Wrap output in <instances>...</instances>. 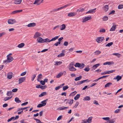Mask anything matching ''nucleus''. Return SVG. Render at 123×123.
Returning <instances> with one entry per match:
<instances>
[{
  "label": "nucleus",
  "instance_id": "bf43d9fd",
  "mask_svg": "<svg viewBox=\"0 0 123 123\" xmlns=\"http://www.w3.org/2000/svg\"><path fill=\"white\" fill-rule=\"evenodd\" d=\"M12 92L11 91H9L7 92V96H9L12 94Z\"/></svg>",
  "mask_w": 123,
  "mask_h": 123
},
{
  "label": "nucleus",
  "instance_id": "1a4fd4ad",
  "mask_svg": "<svg viewBox=\"0 0 123 123\" xmlns=\"http://www.w3.org/2000/svg\"><path fill=\"white\" fill-rule=\"evenodd\" d=\"M41 36V34L38 32H37L34 34L33 37L35 39Z\"/></svg>",
  "mask_w": 123,
  "mask_h": 123
},
{
  "label": "nucleus",
  "instance_id": "20e7f679",
  "mask_svg": "<svg viewBox=\"0 0 123 123\" xmlns=\"http://www.w3.org/2000/svg\"><path fill=\"white\" fill-rule=\"evenodd\" d=\"M7 22L10 24H12L16 23V21L15 19H8Z\"/></svg>",
  "mask_w": 123,
  "mask_h": 123
},
{
  "label": "nucleus",
  "instance_id": "0eeeda50",
  "mask_svg": "<svg viewBox=\"0 0 123 123\" xmlns=\"http://www.w3.org/2000/svg\"><path fill=\"white\" fill-rule=\"evenodd\" d=\"M25 77H21L19 78L18 80V83L20 84L23 82L25 81Z\"/></svg>",
  "mask_w": 123,
  "mask_h": 123
},
{
  "label": "nucleus",
  "instance_id": "0e129e2a",
  "mask_svg": "<svg viewBox=\"0 0 123 123\" xmlns=\"http://www.w3.org/2000/svg\"><path fill=\"white\" fill-rule=\"evenodd\" d=\"M70 100L68 102L69 104L72 105L73 103L74 100L73 99Z\"/></svg>",
  "mask_w": 123,
  "mask_h": 123
},
{
  "label": "nucleus",
  "instance_id": "ddd939ff",
  "mask_svg": "<svg viewBox=\"0 0 123 123\" xmlns=\"http://www.w3.org/2000/svg\"><path fill=\"white\" fill-rule=\"evenodd\" d=\"M103 10L105 12L108 11L109 9V6L108 5H106L103 7Z\"/></svg>",
  "mask_w": 123,
  "mask_h": 123
},
{
  "label": "nucleus",
  "instance_id": "412c9836",
  "mask_svg": "<svg viewBox=\"0 0 123 123\" xmlns=\"http://www.w3.org/2000/svg\"><path fill=\"white\" fill-rule=\"evenodd\" d=\"M48 100V99H47L41 102V103L43 106H45L46 105L47 103L46 101H47Z\"/></svg>",
  "mask_w": 123,
  "mask_h": 123
},
{
  "label": "nucleus",
  "instance_id": "5701e85b",
  "mask_svg": "<svg viewBox=\"0 0 123 123\" xmlns=\"http://www.w3.org/2000/svg\"><path fill=\"white\" fill-rule=\"evenodd\" d=\"M22 1L21 0H16L14 1V3L15 4H19Z\"/></svg>",
  "mask_w": 123,
  "mask_h": 123
},
{
  "label": "nucleus",
  "instance_id": "09e8293b",
  "mask_svg": "<svg viewBox=\"0 0 123 123\" xmlns=\"http://www.w3.org/2000/svg\"><path fill=\"white\" fill-rule=\"evenodd\" d=\"M14 117H11L10 118L8 119L7 120V121L8 122H9L10 121H11L13 119L14 120Z\"/></svg>",
  "mask_w": 123,
  "mask_h": 123
},
{
  "label": "nucleus",
  "instance_id": "a878e982",
  "mask_svg": "<svg viewBox=\"0 0 123 123\" xmlns=\"http://www.w3.org/2000/svg\"><path fill=\"white\" fill-rule=\"evenodd\" d=\"M47 94V93L44 92H42L39 95V97H43Z\"/></svg>",
  "mask_w": 123,
  "mask_h": 123
},
{
  "label": "nucleus",
  "instance_id": "680f3d73",
  "mask_svg": "<svg viewBox=\"0 0 123 123\" xmlns=\"http://www.w3.org/2000/svg\"><path fill=\"white\" fill-rule=\"evenodd\" d=\"M115 71V70H114L111 71H109L107 72V73H108V74H109L114 72Z\"/></svg>",
  "mask_w": 123,
  "mask_h": 123
},
{
  "label": "nucleus",
  "instance_id": "7c9ffc66",
  "mask_svg": "<svg viewBox=\"0 0 123 123\" xmlns=\"http://www.w3.org/2000/svg\"><path fill=\"white\" fill-rule=\"evenodd\" d=\"M100 65V64L99 63H98L97 64H96L95 65H94L92 68L93 70H95L96 68H97L99 65Z\"/></svg>",
  "mask_w": 123,
  "mask_h": 123
},
{
  "label": "nucleus",
  "instance_id": "72a5a7b5",
  "mask_svg": "<svg viewBox=\"0 0 123 123\" xmlns=\"http://www.w3.org/2000/svg\"><path fill=\"white\" fill-rule=\"evenodd\" d=\"M62 62L60 61H56L55 62V63L54 65L56 66L60 65L62 63Z\"/></svg>",
  "mask_w": 123,
  "mask_h": 123
},
{
  "label": "nucleus",
  "instance_id": "c85d7f7f",
  "mask_svg": "<svg viewBox=\"0 0 123 123\" xmlns=\"http://www.w3.org/2000/svg\"><path fill=\"white\" fill-rule=\"evenodd\" d=\"M43 43L44 42H46L47 43L50 42V40H49V39L48 38L43 39Z\"/></svg>",
  "mask_w": 123,
  "mask_h": 123
},
{
  "label": "nucleus",
  "instance_id": "13d9d810",
  "mask_svg": "<svg viewBox=\"0 0 123 123\" xmlns=\"http://www.w3.org/2000/svg\"><path fill=\"white\" fill-rule=\"evenodd\" d=\"M80 63H76L75 65V67H78L79 68V67H80Z\"/></svg>",
  "mask_w": 123,
  "mask_h": 123
},
{
  "label": "nucleus",
  "instance_id": "2f4dec72",
  "mask_svg": "<svg viewBox=\"0 0 123 123\" xmlns=\"http://www.w3.org/2000/svg\"><path fill=\"white\" fill-rule=\"evenodd\" d=\"M82 78V76L80 75L79 77L76 78L74 79V80L76 81H77L80 80Z\"/></svg>",
  "mask_w": 123,
  "mask_h": 123
},
{
  "label": "nucleus",
  "instance_id": "4be33fe9",
  "mask_svg": "<svg viewBox=\"0 0 123 123\" xmlns=\"http://www.w3.org/2000/svg\"><path fill=\"white\" fill-rule=\"evenodd\" d=\"M92 117H89L87 120H86V122L88 123H90L92 122Z\"/></svg>",
  "mask_w": 123,
  "mask_h": 123
},
{
  "label": "nucleus",
  "instance_id": "9b49d317",
  "mask_svg": "<svg viewBox=\"0 0 123 123\" xmlns=\"http://www.w3.org/2000/svg\"><path fill=\"white\" fill-rule=\"evenodd\" d=\"M36 23H30L28 24L27 26L28 27H30L35 26L36 25Z\"/></svg>",
  "mask_w": 123,
  "mask_h": 123
},
{
  "label": "nucleus",
  "instance_id": "dca6fc26",
  "mask_svg": "<svg viewBox=\"0 0 123 123\" xmlns=\"http://www.w3.org/2000/svg\"><path fill=\"white\" fill-rule=\"evenodd\" d=\"M88 80L87 79L86 80L80 81H78L77 82V85H79L81 84L84 83L86 81Z\"/></svg>",
  "mask_w": 123,
  "mask_h": 123
},
{
  "label": "nucleus",
  "instance_id": "6ab92c4d",
  "mask_svg": "<svg viewBox=\"0 0 123 123\" xmlns=\"http://www.w3.org/2000/svg\"><path fill=\"white\" fill-rule=\"evenodd\" d=\"M116 28V25H113L110 29V31H115Z\"/></svg>",
  "mask_w": 123,
  "mask_h": 123
},
{
  "label": "nucleus",
  "instance_id": "bb28decb",
  "mask_svg": "<svg viewBox=\"0 0 123 123\" xmlns=\"http://www.w3.org/2000/svg\"><path fill=\"white\" fill-rule=\"evenodd\" d=\"M65 55V54L64 53H62L57 56L58 57H61L64 56Z\"/></svg>",
  "mask_w": 123,
  "mask_h": 123
},
{
  "label": "nucleus",
  "instance_id": "39448f33",
  "mask_svg": "<svg viewBox=\"0 0 123 123\" xmlns=\"http://www.w3.org/2000/svg\"><path fill=\"white\" fill-rule=\"evenodd\" d=\"M104 37H99L96 39V40L98 43H100L102 41L104 40Z\"/></svg>",
  "mask_w": 123,
  "mask_h": 123
},
{
  "label": "nucleus",
  "instance_id": "7ed1b4c3",
  "mask_svg": "<svg viewBox=\"0 0 123 123\" xmlns=\"http://www.w3.org/2000/svg\"><path fill=\"white\" fill-rule=\"evenodd\" d=\"M74 64L72 63H71L69 65L68 68L70 71H74L76 70V68L74 67Z\"/></svg>",
  "mask_w": 123,
  "mask_h": 123
},
{
  "label": "nucleus",
  "instance_id": "a18cd8bd",
  "mask_svg": "<svg viewBox=\"0 0 123 123\" xmlns=\"http://www.w3.org/2000/svg\"><path fill=\"white\" fill-rule=\"evenodd\" d=\"M112 55H116L118 57H119L120 55V54L117 53H113Z\"/></svg>",
  "mask_w": 123,
  "mask_h": 123
},
{
  "label": "nucleus",
  "instance_id": "473e14b6",
  "mask_svg": "<svg viewBox=\"0 0 123 123\" xmlns=\"http://www.w3.org/2000/svg\"><path fill=\"white\" fill-rule=\"evenodd\" d=\"M112 84L111 83L109 82L105 85V87L106 88L107 87H109L111 85H112Z\"/></svg>",
  "mask_w": 123,
  "mask_h": 123
},
{
  "label": "nucleus",
  "instance_id": "f8f14e48",
  "mask_svg": "<svg viewBox=\"0 0 123 123\" xmlns=\"http://www.w3.org/2000/svg\"><path fill=\"white\" fill-rule=\"evenodd\" d=\"M96 8H94L93 9H92L88 11V12L86 13V14L89 13H93L95 12H96Z\"/></svg>",
  "mask_w": 123,
  "mask_h": 123
},
{
  "label": "nucleus",
  "instance_id": "58836bf2",
  "mask_svg": "<svg viewBox=\"0 0 123 123\" xmlns=\"http://www.w3.org/2000/svg\"><path fill=\"white\" fill-rule=\"evenodd\" d=\"M62 75V72H61L56 76V78H60Z\"/></svg>",
  "mask_w": 123,
  "mask_h": 123
},
{
  "label": "nucleus",
  "instance_id": "a211bd4d",
  "mask_svg": "<svg viewBox=\"0 0 123 123\" xmlns=\"http://www.w3.org/2000/svg\"><path fill=\"white\" fill-rule=\"evenodd\" d=\"M12 72H9L8 74L7 78L9 79H11L12 78Z\"/></svg>",
  "mask_w": 123,
  "mask_h": 123
},
{
  "label": "nucleus",
  "instance_id": "79ce46f5",
  "mask_svg": "<svg viewBox=\"0 0 123 123\" xmlns=\"http://www.w3.org/2000/svg\"><path fill=\"white\" fill-rule=\"evenodd\" d=\"M59 37V36H57L55 37L52 38L50 40V42L54 41L57 39Z\"/></svg>",
  "mask_w": 123,
  "mask_h": 123
},
{
  "label": "nucleus",
  "instance_id": "e2e57ef3",
  "mask_svg": "<svg viewBox=\"0 0 123 123\" xmlns=\"http://www.w3.org/2000/svg\"><path fill=\"white\" fill-rule=\"evenodd\" d=\"M109 123H114L115 122V121L114 119L109 120Z\"/></svg>",
  "mask_w": 123,
  "mask_h": 123
},
{
  "label": "nucleus",
  "instance_id": "052dcab7",
  "mask_svg": "<svg viewBox=\"0 0 123 123\" xmlns=\"http://www.w3.org/2000/svg\"><path fill=\"white\" fill-rule=\"evenodd\" d=\"M76 93V91L73 92L70 94V95L73 96V95H75Z\"/></svg>",
  "mask_w": 123,
  "mask_h": 123
},
{
  "label": "nucleus",
  "instance_id": "5fc2aeb1",
  "mask_svg": "<svg viewBox=\"0 0 123 123\" xmlns=\"http://www.w3.org/2000/svg\"><path fill=\"white\" fill-rule=\"evenodd\" d=\"M102 119L104 120L107 121L109 120L110 119V118L109 117H103Z\"/></svg>",
  "mask_w": 123,
  "mask_h": 123
},
{
  "label": "nucleus",
  "instance_id": "4468645a",
  "mask_svg": "<svg viewBox=\"0 0 123 123\" xmlns=\"http://www.w3.org/2000/svg\"><path fill=\"white\" fill-rule=\"evenodd\" d=\"M114 64V62L113 61L109 62H105L104 63H103L104 65H112Z\"/></svg>",
  "mask_w": 123,
  "mask_h": 123
},
{
  "label": "nucleus",
  "instance_id": "f257e3e1",
  "mask_svg": "<svg viewBox=\"0 0 123 123\" xmlns=\"http://www.w3.org/2000/svg\"><path fill=\"white\" fill-rule=\"evenodd\" d=\"M7 59L6 60L4 61V63H7L12 62L13 60V57L11 56H9V55L7 56Z\"/></svg>",
  "mask_w": 123,
  "mask_h": 123
},
{
  "label": "nucleus",
  "instance_id": "cd10ccee",
  "mask_svg": "<svg viewBox=\"0 0 123 123\" xmlns=\"http://www.w3.org/2000/svg\"><path fill=\"white\" fill-rule=\"evenodd\" d=\"M122 77L120 76L119 75H117V76L116 78L115 79L117 80V81H118L121 79Z\"/></svg>",
  "mask_w": 123,
  "mask_h": 123
},
{
  "label": "nucleus",
  "instance_id": "b1692460",
  "mask_svg": "<svg viewBox=\"0 0 123 123\" xmlns=\"http://www.w3.org/2000/svg\"><path fill=\"white\" fill-rule=\"evenodd\" d=\"M25 45V44L24 43H22L18 44V47L19 48H22Z\"/></svg>",
  "mask_w": 123,
  "mask_h": 123
},
{
  "label": "nucleus",
  "instance_id": "c756f323",
  "mask_svg": "<svg viewBox=\"0 0 123 123\" xmlns=\"http://www.w3.org/2000/svg\"><path fill=\"white\" fill-rule=\"evenodd\" d=\"M90 98L89 96H86L84 98L83 100H85L89 101L90 100Z\"/></svg>",
  "mask_w": 123,
  "mask_h": 123
},
{
  "label": "nucleus",
  "instance_id": "69168bd1",
  "mask_svg": "<svg viewBox=\"0 0 123 123\" xmlns=\"http://www.w3.org/2000/svg\"><path fill=\"white\" fill-rule=\"evenodd\" d=\"M34 119L36 121L37 123H40L41 122V121L39 119L36 118H34Z\"/></svg>",
  "mask_w": 123,
  "mask_h": 123
},
{
  "label": "nucleus",
  "instance_id": "603ef678",
  "mask_svg": "<svg viewBox=\"0 0 123 123\" xmlns=\"http://www.w3.org/2000/svg\"><path fill=\"white\" fill-rule=\"evenodd\" d=\"M115 11L114 10L112 11L109 14V15L111 14H115Z\"/></svg>",
  "mask_w": 123,
  "mask_h": 123
},
{
  "label": "nucleus",
  "instance_id": "393cba45",
  "mask_svg": "<svg viewBox=\"0 0 123 123\" xmlns=\"http://www.w3.org/2000/svg\"><path fill=\"white\" fill-rule=\"evenodd\" d=\"M68 107H66L64 106L61 107L59 108V109L60 110H63L65 109H67L68 108Z\"/></svg>",
  "mask_w": 123,
  "mask_h": 123
},
{
  "label": "nucleus",
  "instance_id": "423d86ee",
  "mask_svg": "<svg viewBox=\"0 0 123 123\" xmlns=\"http://www.w3.org/2000/svg\"><path fill=\"white\" fill-rule=\"evenodd\" d=\"M92 18L91 16H88L85 17L83 19L82 22L83 23H84L88 20H90Z\"/></svg>",
  "mask_w": 123,
  "mask_h": 123
},
{
  "label": "nucleus",
  "instance_id": "de8ad7c7",
  "mask_svg": "<svg viewBox=\"0 0 123 123\" xmlns=\"http://www.w3.org/2000/svg\"><path fill=\"white\" fill-rule=\"evenodd\" d=\"M80 67L79 68H83L85 66V64L84 63H80Z\"/></svg>",
  "mask_w": 123,
  "mask_h": 123
},
{
  "label": "nucleus",
  "instance_id": "aec40b11",
  "mask_svg": "<svg viewBox=\"0 0 123 123\" xmlns=\"http://www.w3.org/2000/svg\"><path fill=\"white\" fill-rule=\"evenodd\" d=\"M22 11V10H15L12 12V14H14L16 13H19L20 12H21Z\"/></svg>",
  "mask_w": 123,
  "mask_h": 123
},
{
  "label": "nucleus",
  "instance_id": "4d7b16f0",
  "mask_svg": "<svg viewBox=\"0 0 123 123\" xmlns=\"http://www.w3.org/2000/svg\"><path fill=\"white\" fill-rule=\"evenodd\" d=\"M105 30L104 29H102L101 30H100L99 31V32H102V33H104L105 32Z\"/></svg>",
  "mask_w": 123,
  "mask_h": 123
},
{
  "label": "nucleus",
  "instance_id": "c9c22d12",
  "mask_svg": "<svg viewBox=\"0 0 123 123\" xmlns=\"http://www.w3.org/2000/svg\"><path fill=\"white\" fill-rule=\"evenodd\" d=\"M80 94H78L76 95L74 98V99L75 100H76L78 99L80 97Z\"/></svg>",
  "mask_w": 123,
  "mask_h": 123
},
{
  "label": "nucleus",
  "instance_id": "6e6552de",
  "mask_svg": "<svg viewBox=\"0 0 123 123\" xmlns=\"http://www.w3.org/2000/svg\"><path fill=\"white\" fill-rule=\"evenodd\" d=\"M87 6H86L83 8H79V9L77 10L76 12H82L84 11L86 9H87Z\"/></svg>",
  "mask_w": 123,
  "mask_h": 123
},
{
  "label": "nucleus",
  "instance_id": "6e6d98bb",
  "mask_svg": "<svg viewBox=\"0 0 123 123\" xmlns=\"http://www.w3.org/2000/svg\"><path fill=\"white\" fill-rule=\"evenodd\" d=\"M61 88V86H59L56 87L55 88V90L57 91L60 88Z\"/></svg>",
  "mask_w": 123,
  "mask_h": 123
},
{
  "label": "nucleus",
  "instance_id": "f704fd0d",
  "mask_svg": "<svg viewBox=\"0 0 123 123\" xmlns=\"http://www.w3.org/2000/svg\"><path fill=\"white\" fill-rule=\"evenodd\" d=\"M42 76L41 74H40L37 76V81H40L39 80L42 77Z\"/></svg>",
  "mask_w": 123,
  "mask_h": 123
},
{
  "label": "nucleus",
  "instance_id": "4c0bfd02",
  "mask_svg": "<svg viewBox=\"0 0 123 123\" xmlns=\"http://www.w3.org/2000/svg\"><path fill=\"white\" fill-rule=\"evenodd\" d=\"M15 101L16 102L18 103H20L21 102V101L19 100V98L18 97L15 98Z\"/></svg>",
  "mask_w": 123,
  "mask_h": 123
},
{
  "label": "nucleus",
  "instance_id": "338daca9",
  "mask_svg": "<svg viewBox=\"0 0 123 123\" xmlns=\"http://www.w3.org/2000/svg\"><path fill=\"white\" fill-rule=\"evenodd\" d=\"M79 104V103L78 102H76V103L74 106V107L75 108H76Z\"/></svg>",
  "mask_w": 123,
  "mask_h": 123
},
{
  "label": "nucleus",
  "instance_id": "864d4df0",
  "mask_svg": "<svg viewBox=\"0 0 123 123\" xmlns=\"http://www.w3.org/2000/svg\"><path fill=\"white\" fill-rule=\"evenodd\" d=\"M61 43V42H57L56 43H55L54 44V45L57 46L58 45L60 44Z\"/></svg>",
  "mask_w": 123,
  "mask_h": 123
},
{
  "label": "nucleus",
  "instance_id": "c03bdc74",
  "mask_svg": "<svg viewBox=\"0 0 123 123\" xmlns=\"http://www.w3.org/2000/svg\"><path fill=\"white\" fill-rule=\"evenodd\" d=\"M113 44V43L112 42H111L110 43H108L106 45V47H110L111 45H112Z\"/></svg>",
  "mask_w": 123,
  "mask_h": 123
},
{
  "label": "nucleus",
  "instance_id": "2eb2a0df",
  "mask_svg": "<svg viewBox=\"0 0 123 123\" xmlns=\"http://www.w3.org/2000/svg\"><path fill=\"white\" fill-rule=\"evenodd\" d=\"M41 3L40 0H35L34 3V4H37V5H39Z\"/></svg>",
  "mask_w": 123,
  "mask_h": 123
},
{
  "label": "nucleus",
  "instance_id": "a19ab883",
  "mask_svg": "<svg viewBox=\"0 0 123 123\" xmlns=\"http://www.w3.org/2000/svg\"><path fill=\"white\" fill-rule=\"evenodd\" d=\"M61 27L60 28L61 30H62L65 29L66 28V26L64 24H62L61 25Z\"/></svg>",
  "mask_w": 123,
  "mask_h": 123
},
{
  "label": "nucleus",
  "instance_id": "37998d69",
  "mask_svg": "<svg viewBox=\"0 0 123 123\" xmlns=\"http://www.w3.org/2000/svg\"><path fill=\"white\" fill-rule=\"evenodd\" d=\"M103 20L104 21H106L108 19V17L106 16H105L103 17L102 18Z\"/></svg>",
  "mask_w": 123,
  "mask_h": 123
},
{
  "label": "nucleus",
  "instance_id": "f03ea898",
  "mask_svg": "<svg viewBox=\"0 0 123 123\" xmlns=\"http://www.w3.org/2000/svg\"><path fill=\"white\" fill-rule=\"evenodd\" d=\"M70 4H69L67 5H66L63 6L59 8H58L56 9H54L53 10V12H55L58 11L64 8H65L70 5Z\"/></svg>",
  "mask_w": 123,
  "mask_h": 123
},
{
  "label": "nucleus",
  "instance_id": "e433bc0d",
  "mask_svg": "<svg viewBox=\"0 0 123 123\" xmlns=\"http://www.w3.org/2000/svg\"><path fill=\"white\" fill-rule=\"evenodd\" d=\"M101 53V51L99 50H96L94 53L95 55H97Z\"/></svg>",
  "mask_w": 123,
  "mask_h": 123
},
{
  "label": "nucleus",
  "instance_id": "49530a36",
  "mask_svg": "<svg viewBox=\"0 0 123 123\" xmlns=\"http://www.w3.org/2000/svg\"><path fill=\"white\" fill-rule=\"evenodd\" d=\"M68 86H64L63 87V91H65L68 88Z\"/></svg>",
  "mask_w": 123,
  "mask_h": 123
},
{
  "label": "nucleus",
  "instance_id": "8fccbe9b",
  "mask_svg": "<svg viewBox=\"0 0 123 123\" xmlns=\"http://www.w3.org/2000/svg\"><path fill=\"white\" fill-rule=\"evenodd\" d=\"M36 75L35 74H34V75H33L31 77V80L32 81H33L34 79L35 78V77H36Z\"/></svg>",
  "mask_w": 123,
  "mask_h": 123
},
{
  "label": "nucleus",
  "instance_id": "3c124183",
  "mask_svg": "<svg viewBox=\"0 0 123 123\" xmlns=\"http://www.w3.org/2000/svg\"><path fill=\"white\" fill-rule=\"evenodd\" d=\"M12 97V96L11 97H5V98L4 99V100L5 101L9 99Z\"/></svg>",
  "mask_w": 123,
  "mask_h": 123
},
{
  "label": "nucleus",
  "instance_id": "774afa93",
  "mask_svg": "<svg viewBox=\"0 0 123 123\" xmlns=\"http://www.w3.org/2000/svg\"><path fill=\"white\" fill-rule=\"evenodd\" d=\"M86 120L84 119L81 120V123H86Z\"/></svg>",
  "mask_w": 123,
  "mask_h": 123
},
{
  "label": "nucleus",
  "instance_id": "ea45409f",
  "mask_svg": "<svg viewBox=\"0 0 123 123\" xmlns=\"http://www.w3.org/2000/svg\"><path fill=\"white\" fill-rule=\"evenodd\" d=\"M90 68H89V66L88 65L87 66L86 68L84 69V70L86 72H88L90 70Z\"/></svg>",
  "mask_w": 123,
  "mask_h": 123
},
{
  "label": "nucleus",
  "instance_id": "f3484780",
  "mask_svg": "<svg viewBox=\"0 0 123 123\" xmlns=\"http://www.w3.org/2000/svg\"><path fill=\"white\" fill-rule=\"evenodd\" d=\"M43 39L41 37H38L37 39V40L38 42L40 43H43Z\"/></svg>",
  "mask_w": 123,
  "mask_h": 123
},
{
  "label": "nucleus",
  "instance_id": "9d476101",
  "mask_svg": "<svg viewBox=\"0 0 123 123\" xmlns=\"http://www.w3.org/2000/svg\"><path fill=\"white\" fill-rule=\"evenodd\" d=\"M76 13L75 12H71L68 13V16L69 17H73L76 15Z\"/></svg>",
  "mask_w": 123,
  "mask_h": 123
}]
</instances>
